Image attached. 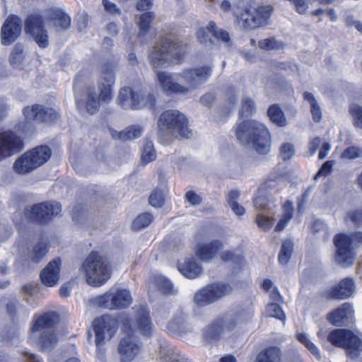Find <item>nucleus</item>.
Wrapping results in <instances>:
<instances>
[{"label":"nucleus","instance_id":"21","mask_svg":"<svg viewBox=\"0 0 362 362\" xmlns=\"http://www.w3.org/2000/svg\"><path fill=\"white\" fill-rule=\"evenodd\" d=\"M25 144L22 136L11 130L1 132V154L7 158L21 152Z\"/></svg>","mask_w":362,"mask_h":362},{"label":"nucleus","instance_id":"56","mask_svg":"<svg viewBox=\"0 0 362 362\" xmlns=\"http://www.w3.org/2000/svg\"><path fill=\"white\" fill-rule=\"evenodd\" d=\"M185 200L192 206H198L202 202V197L194 191L189 190L185 194Z\"/></svg>","mask_w":362,"mask_h":362},{"label":"nucleus","instance_id":"63","mask_svg":"<svg viewBox=\"0 0 362 362\" xmlns=\"http://www.w3.org/2000/svg\"><path fill=\"white\" fill-rule=\"evenodd\" d=\"M17 310H18L17 302L9 301L6 304L7 313L8 314V315L10 316V317L12 320H14V318L16 317Z\"/></svg>","mask_w":362,"mask_h":362},{"label":"nucleus","instance_id":"45","mask_svg":"<svg viewBox=\"0 0 362 362\" xmlns=\"http://www.w3.org/2000/svg\"><path fill=\"white\" fill-rule=\"evenodd\" d=\"M267 315L274 317L285 323L286 315L281 305L276 303H269L266 308Z\"/></svg>","mask_w":362,"mask_h":362},{"label":"nucleus","instance_id":"32","mask_svg":"<svg viewBox=\"0 0 362 362\" xmlns=\"http://www.w3.org/2000/svg\"><path fill=\"white\" fill-rule=\"evenodd\" d=\"M282 211L283 214L274 228L276 232L283 230L293 218L294 214L293 202L290 200H286L282 205Z\"/></svg>","mask_w":362,"mask_h":362},{"label":"nucleus","instance_id":"38","mask_svg":"<svg viewBox=\"0 0 362 362\" xmlns=\"http://www.w3.org/2000/svg\"><path fill=\"white\" fill-rule=\"evenodd\" d=\"M153 221V216L149 212L139 214L132 221V229L134 231L141 230L148 227Z\"/></svg>","mask_w":362,"mask_h":362},{"label":"nucleus","instance_id":"62","mask_svg":"<svg viewBox=\"0 0 362 362\" xmlns=\"http://www.w3.org/2000/svg\"><path fill=\"white\" fill-rule=\"evenodd\" d=\"M322 140L317 136L313 139L309 143V151L310 155H314L321 145Z\"/></svg>","mask_w":362,"mask_h":362},{"label":"nucleus","instance_id":"31","mask_svg":"<svg viewBox=\"0 0 362 362\" xmlns=\"http://www.w3.org/2000/svg\"><path fill=\"white\" fill-rule=\"evenodd\" d=\"M281 358L280 348L276 346H269L259 352L254 362H280Z\"/></svg>","mask_w":362,"mask_h":362},{"label":"nucleus","instance_id":"42","mask_svg":"<svg viewBox=\"0 0 362 362\" xmlns=\"http://www.w3.org/2000/svg\"><path fill=\"white\" fill-rule=\"evenodd\" d=\"M240 197V192L238 190H231L228 195V203L233 211L238 216H242L245 214V208L238 204V199Z\"/></svg>","mask_w":362,"mask_h":362},{"label":"nucleus","instance_id":"41","mask_svg":"<svg viewBox=\"0 0 362 362\" xmlns=\"http://www.w3.org/2000/svg\"><path fill=\"white\" fill-rule=\"evenodd\" d=\"M293 250V244L291 240H286L282 243L278 256V260L281 264L285 265L289 262Z\"/></svg>","mask_w":362,"mask_h":362},{"label":"nucleus","instance_id":"24","mask_svg":"<svg viewBox=\"0 0 362 362\" xmlns=\"http://www.w3.org/2000/svg\"><path fill=\"white\" fill-rule=\"evenodd\" d=\"M187 315L182 312L177 313L166 325V332L173 338H180L192 332Z\"/></svg>","mask_w":362,"mask_h":362},{"label":"nucleus","instance_id":"30","mask_svg":"<svg viewBox=\"0 0 362 362\" xmlns=\"http://www.w3.org/2000/svg\"><path fill=\"white\" fill-rule=\"evenodd\" d=\"M177 267L179 272L189 279L198 278L203 272L202 264L193 257H187L183 262H178Z\"/></svg>","mask_w":362,"mask_h":362},{"label":"nucleus","instance_id":"33","mask_svg":"<svg viewBox=\"0 0 362 362\" xmlns=\"http://www.w3.org/2000/svg\"><path fill=\"white\" fill-rule=\"evenodd\" d=\"M267 116L272 123L279 127H284L287 124L285 114L279 104H273L267 109Z\"/></svg>","mask_w":362,"mask_h":362},{"label":"nucleus","instance_id":"11","mask_svg":"<svg viewBox=\"0 0 362 362\" xmlns=\"http://www.w3.org/2000/svg\"><path fill=\"white\" fill-rule=\"evenodd\" d=\"M61 211L60 204L45 201L25 207L23 214L29 222L45 226L49 223Z\"/></svg>","mask_w":362,"mask_h":362},{"label":"nucleus","instance_id":"39","mask_svg":"<svg viewBox=\"0 0 362 362\" xmlns=\"http://www.w3.org/2000/svg\"><path fill=\"white\" fill-rule=\"evenodd\" d=\"M142 133V128L139 125H131L127 127L124 130L117 133V139L127 141L135 139L141 136Z\"/></svg>","mask_w":362,"mask_h":362},{"label":"nucleus","instance_id":"2","mask_svg":"<svg viewBox=\"0 0 362 362\" xmlns=\"http://www.w3.org/2000/svg\"><path fill=\"white\" fill-rule=\"evenodd\" d=\"M115 67L112 62H105L102 65L97 81L98 93L93 85L83 86L86 76L83 71L77 73L74 79L73 92L78 110H84L93 115L99 112L102 104H108L112 100L115 83Z\"/></svg>","mask_w":362,"mask_h":362},{"label":"nucleus","instance_id":"55","mask_svg":"<svg viewBox=\"0 0 362 362\" xmlns=\"http://www.w3.org/2000/svg\"><path fill=\"white\" fill-rule=\"evenodd\" d=\"M294 7L295 11L300 15L306 13L309 8L307 0H288Z\"/></svg>","mask_w":362,"mask_h":362},{"label":"nucleus","instance_id":"49","mask_svg":"<svg viewBox=\"0 0 362 362\" xmlns=\"http://www.w3.org/2000/svg\"><path fill=\"white\" fill-rule=\"evenodd\" d=\"M349 113L353 117L354 126L362 129V107L354 104L349 107Z\"/></svg>","mask_w":362,"mask_h":362},{"label":"nucleus","instance_id":"48","mask_svg":"<svg viewBox=\"0 0 362 362\" xmlns=\"http://www.w3.org/2000/svg\"><path fill=\"white\" fill-rule=\"evenodd\" d=\"M344 221L346 223L351 222L356 227H361L362 209L351 210L349 211L344 217Z\"/></svg>","mask_w":362,"mask_h":362},{"label":"nucleus","instance_id":"15","mask_svg":"<svg viewBox=\"0 0 362 362\" xmlns=\"http://www.w3.org/2000/svg\"><path fill=\"white\" fill-rule=\"evenodd\" d=\"M118 103L123 109L139 110L142 107H147L156 110V97L153 93L141 95L132 88L125 86L119 90Z\"/></svg>","mask_w":362,"mask_h":362},{"label":"nucleus","instance_id":"29","mask_svg":"<svg viewBox=\"0 0 362 362\" xmlns=\"http://www.w3.org/2000/svg\"><path fill=\"white\" fill-rule=\"evenodd\" d=\"M157 78L162 90L167 95L187 94L189 91V88L173 81L172 76L164 71H158Z\"/></svg>","mask_w":362,"mask_h":362},{"label":"nucleus","instance_id":"5","mask_svg":"<svg viewBox=\"0 0 362 362\" xmlns=\"http://www.w3.org/2000/svg\"><path fill=\"white\" fill-rule=\"evenodd\" d=\"M86 281L93 287L104 285L110 278L112 269L107 258L91 251L82 264Z\"/></svg>","mask_w":362,"mask_h":362},{"label":"nucleus","instance_id":"25","mask_svg":"<svg viewBox=\"0 0 362 362\" xmlns=\"http://www.w3.org/2000/svg\"><path fill=\"white\" fill-rule=\"evenodd\" d=\"M211 67L203 66L198 68L184 69L181 77L190 88H195L198 84L205 81L211 75Z\"/></svg>","mask_w":362,"mask_h":362},{"label":"nucleus","instance_id":"57","mask_svg":"<svg viewBox=\"0 0 362 362\" xmlns=\"http://www.w3.org/2000/svg\"><path fill=\"white\" fill-rule=\"evenodd\" d=\"M294 154V148L292 144L288 143L284 144L280 148V156L284 160H288Z\"/></svg>","mask_w":362,"mask_h":362},{"label":"nucleus","instance_id":"26","mask_svg":"<svg viewBox=\"0 0 362 362\" xmlns=\"http://www.w3.org/2000/svg\"><path fill=\"white\" fill-rule=\"evenodd\" d=\"M61 259L59 257H56L50 261L40 273L42 283L49 287L55 286L59 279Z\"/></svg>","mask_w":362,"mask_h":362},{"label":"nucleus","instance_id":"37","mask_svg":"<svg viewBox=\"0 0 362 362\" xmlns=\"http://www.w3.org/2000/svg\"><path fill=\"white\" fill-rule=\"evenodd\" d=\"M303 97L305 100H307L310 103V112L313 121L315 122H319L322 119V110L316 98L313 93L307 91L303 93Z\"/></svg>","mask_w":362,"mask_h":362},{"label":"nucleus","instance_id":"54","mask_svg":"<svg viewBox=\"0 0 362 362\" xmlns=\"http://www.w3.org/2000/svg\"><path fill=\"white\" fill-rule=\"evenodd\" d=\"M334 160H327L320 168L317 173L314 176V180H317L320 177H326L332 171Z\"/></svg>","mask_w":362,"mask_h":362},{"label":"nucleus","instance_id":"1","mask_svg":"<svg viewBox=\"0 0 362 362\" xmlns=\"http://www.w3.org/2000/svg\"><path fill=\"white\" fill-rule=\"evenodd\" d=\"M132 309L133 317L127 313H119L117 317L104 314L94 319L92 323L98 350L104 346L106 334L108 339H112L120 326L124 336L121 338L117 350L122 362L132 361L141 351L143 344L135 334L136 332H138L143 337L150 338L155 329L147 305H136Z\"/></svg>","mask_w":362,"mask_h":362},{"label":"nucleus","instance_id":"60","mask_svg":"<svg viewBox=\"0 0 362 362\" xmlns=\"http://www.w3.org/2000/svg\"><path fill=\"white\" fill-rule=\"evenodd\" d=\"M153 4L151 0H139L136 4V9L139 11H150Z\"/></svg>","mask_w":362,"mask_h":362},{"label":"nucleus","instance_id":"40","mask_svg":"<svg viewBox=\"0 0 362 362\" xmlns=\"http://www.w3.org/2000/svg\"><path fill=\"white\" fill-rule=\"evenodd\" d=\"M156 287L162 293L171 295L174 293V288L172 282L167 278L162 276H156L153 279Z\"/></svg>","mask_w":362,"mask_h":362},{"label":"nucleus","instance_id":"46","mask_svg":"<svg viewBox=\"0 0 362 362\" xmlns=\"http://www.w3.org/2000/svg\"><path fill=\"white\" fill-rule=\"evenodd\" d=\"M148 203L155 208L162 207L165 203V196L162 189L155 188L148 197Z\"/></svg>","mask_w":362,"mask_h":362},{"label":"nucleus","instance_id":"14","mask_svg":"<svg viewBox=\"0 0 362 362\" xmlns=\"http://www.w3.org/2000/svg\"><path fill=\"white\" fill-rule=\"evenodd\" d=\"M272 12L273 8L269 5L259 6L257 8L245 7L237 19L245 29L255 30L267 25Z\"/></svg>","mask_w":362,"mask_h":362},{"label":"nucleus","instance_id":"22","mask_svg":"<svg viewBox=\"0 0 362 362\" xmlns=\"http://www.w3.org/2000/svg\"><path fill=\"white\" fill-rule=\"evenodd\" d=\"M209 34L216 40L223 42H229L230 40L229 33L223 29L218 28L214 21H211L206 28H199L196 33L197 40L202 44L211 42Z\"/></svg>","mask_w":362,"mask_h":362},{"label":"nucleus","instance_id":"16","mask_svg":"<svg viewBox=\"0 0 362 362\" xmlns=\"http://www.w3.org/2000/svg\"><path fill=\"white\" fill-rule=\"evenodd\" d=\"M25 32L30 35L38 47L47 48L49 45V35L45 28V18L42 15L35 13L28 15L24 22Z\"/></svg>","mask_w":362,"mask_h":362},{"label":"nucleus","instance_id":"51","mask_svg":"<svg viewBox=\"0 0 362 362\" xmlns=\"http://www.w3.org/2000/svg\"><path fill=\"white\" fill-rule=\"evenodd\" d=\"M255 111V103L250 98H245L243 100L241 104V109L240 111V117H248L251 116Z\"/></svg>","mask_w":362,"mask_h":362},{"label":"nucleus","instance_id":"27","mask_svg":"<svg viewBox=\"0 0 362 362\" xmlns=\"http://www.w3.org/2000/svg\"><path fill=\"white\" fill-rule=\"evenodd\" d=\"M223 244L219 240H214L207 243L199 244L195 250L196 256L204 262H211L223 248Z\"/></svg>","mask_w":362,"mask_h":362},{"label":"nucleus","instance_id":"23","mask_svg":"<svg viewBox=\"0 0 362 362\" xmlns=\"http://www.w3.org/2000/svg\"><path fill=\"white\" fill-rule=\"evenodd\" d=\"M22 28L21 18L16 16H9L1 27V43L8 45L13 43L20 35Z\"/></svg>","mask_w":362,"mask_h":362},{"label":"nucleus","instance_id":"9","mask_svg":"<svg viewBox=\"0 0 362 362\" xmlns=\"http://www.w3.org/2000/svg\"><path fill=\"white\" fill-rule=\"evenodd\" d=\"M59 320V315L54 312L44 313L34 321L31 331L35 332L43 330L39 338V344L42 351L52 350L57 344L58 339L53 331L54 325Z\"/></svg>","mask_w":362,"mask_h":362},{"label":"nucleus","instance_id":"13","mask_svg":"<svg viewBox=\"0 0 362 362\" xmlns=\"http://www.w3.org/2000/svg\"><path fill=\"white\" fill-rule=\"evenodd\" d=\"M22 113L28 124L51 126L57 123L61 118L60 112L56 109L38 103L24 107Z\"/></svg>","mask_w":362,"mask_h":362},{"label":"nucleus","instance_id":"28","mask_svg":"<svg viewBox=\"0 0 362 362\" xmlns=\"http://www.w3.org/2000/svg\"><path fill=\"white\" fill-rule=\"evenodd\" d=\"M46 19L51 23L57 31H64L70 28L71 17L61 8H50Z\"/></svg>","mask_w":362,"mask_h":362},{"label":"nucleus","instance_id":"43","mask_svg":"<svg viewBox=\"0 0 362 362\" xmlns=\"http://www.w3.org/2000/svg\"><path fill=\"white\" fill-rule=\"evenodd\" d=\"M258 46L261 49L270 51L284 49L286 45L283 42L277 41L274 37H269L259 40Z\"/></svg>","mask_w":362,"mask_h":362},{"label":"nucleus","instance_id":"47","mask_svg":"<svg viewBox=\"0 0 362 362\" xmlns=\"http://www.w3.org/2000/svg\"><path fill=\"white\" fill-rule=\"evenodd\" d=\"M25 57L23 45L17 43L11 53L9 62L13 65H19L22 63Z\"/></svg>","mask_w":362,"mask_h":362},{"label":"nucleus","instance_id":"6","mask_svg":"<svg viewBox=\"0 0 362 362\" xmlns=\"http://www.w3.org/2000/svg\"><path fill=\"white\" fill-rule=\"evenodd\" d=\"M333 243L336 247V262L344 267H350L354 264L356 257L354 246L362 245V231L337 233L333 238Z\"/></svg>","mask_w":362,"mask_h":362},{"label":"nucleus","instance_id":"20","mask_svg":"<svg viewBox=\"0 0 362 362\" xmlns=\"http://www.w3.org/2000/svg\"><path fill=\"white\" fill-rule=\"evenodd\" d=\"M327 321L335 327H347L354 322V310L349 303H344L329 312Z\"/></svg>","mask_w":362,"mask_h":362},{"label":"nucleus","instance_id":"52","mask_svg":"<svg viewBox=\"0 0 362 362\" xmlns=\"http://www.w3.org/2000/svg\"><path fill=\"white\" fill-rule=\"evenodd\" d=\"M362 156V150L356 146H349L341 153V158L354 160Z\"/></svg>","mask_w":362,"mask_h":362},{"label":"nucleus","instance_id":"10","mask_svg":"<svg viewBox=\"0 0 362 362\" xmlns=\"http://www.w3.org/2000/svg\"><path fill=\"white\" fill-rule=\"evenodd\" d=\"M327 340L333 346L346 350L351 356L357 357L362 351V339L349 329H334L327 336Z\"/></svg>","mask_w":362,"mask_h":362},{"label":"nucleus","instance_id":"3","mask_svg":"<svg viewBox=\"0 0 362 362\" xmlns=\"http://www.w3.org/2000/svg\"><path fill=\"white\" fill-rule=\"evenodd\" d=\"M235 135L243 144H251L259 154L266 155L270 151L272 138L268 128L256 120L246 119L236 128Z\"/></svg>","mask_w":362,"mask_h":362},{"label":"nucleus","instance_id":"61","mask_svg":"<svg viewBox=\"0 0 362 362\" xmlns=\"http://www.w3.org/2000/svg\"><path fill=\"white\" fill-rule=\"evenodd\" d=\"M308 189L304 191L302 194L298 198L297 201V209L298 212H301L304 209L305 204L307 202V199L308 197Z\"/></svg>","mask_w":362,"mask_h":362},{"label":"nucleus","instance_id":"44","mask_svg":"<svg viewBox=\"0 0 362 362\" xmlns=\"http://www.w3.org/2000/svg\"><path fill=\"white\" fill-rule=\"evenodd\" d=\"M296 339L299 342L303 344L306 349L317 359L321 358L320 352L317 346L313 343L308 337L306 334L303 332L298 333Z\"/></svg>","mask_w":362,"mask_h":362},{"label":"nucleus","instance_id":"12","mask_svg":"<svg viewBox=\"0 0 362 362\" xmlns=\"http://www.w3.org/2000/svg\"><path fill=\"white\" fill-rule=\"evenodd\" d=\"M93 302L103 309L122 310L128 308L132 304L133 298L129 289L117 288L95 296Z\"/></svg>","mask_w":362,"mask_h":362},{"label":"nucleus","instance_id":"35","mask_svg":"<svg viewBox=\"0 0 362 362\" xmlns=\"http://www.w3.org/2000/svg\"><path fill=\"white\" fill-rule=\"evenodd\" d=\"M154 18L155 13L153 11H146L139 16L137 23L139 36L146 35L149 32Z\"/></svg>","mask_w":362,"mask_h":362},{"label":"nucleus","instance_id":"34","mask_svg":"<svg viewBox=\"0 0 362 362\" xmlns=\"http://www.w3.org/2000/svg\"><path fill=\"white\" fill-rule=\"evenodd\" d=\"M49 249V244L44 238L36 243L30 252V258L33 262L37 263L47 255Z\"/></svg>","mask_w":362,"mask_h":362},{"label":"nucleus","instance_id":"36","mask_svg":"<svg viewBox=\"0 0 362 362\" xmlns=\"http://www.w3.org/2000/svg\"><path fill=\"white\" fill-rule=\"evenodd\" d=\"M221 260L224 262H231L235 268L241 269L245 264V259L243 255L235 254L234 251L226 250L220 254Z\"/></svg>","mask_w":362,"mask_h":362},{"label":"nucleus","instance_id":"64","mask_svg":"<svg viewBox=\"0 0 362 362\" xmlns=\"http://www.w3.org/2000/svg\"><path fill=\"white\" fill-rule=\"evenodd\" d=\"M216 97L211 93L204 94L200 98V102L205 106H210L215 101Z\"/></svg>","mask_w":362,"mask_h":362},{"label":"nucleus","instance_id":"50","mask_svg":"<svg viewBox=\"0 0 362 362\" xmlns=\"http://www.w3.org/2000/svg\"><path fill=\"white\" fill-rule=\"evenodd\" d=\"M156 151L153 148L151 141H147L144 146L141 155V160L144 164H147L156 159Z\"/></svg>","mask_w":362,"mask_h":362},{"label":"nucleus","instance_id":"19","mask_svg":"<svg viewBox=\"0 0 362 362\" xmlns=\"http://www.w3.org/2000/svg\"><path fill=\"white\" fill-rule=\"evenodd\" d=\"M236 324L235 320L228 322L225 317H218L203 329L202 338L209 344L216 342L220 340L225 329L231 331L235 328Z\"/></svg>","mask_w":362,"mask_h":362},{"label":"nucleus","instance_id":"17","mask_svg":"<svg viewBox=\"0 0 362 362\" xmlns=\"http://www.w3.org/2000/svg\"><path fill=\"white\" fill-rule=\"evenodd\" d=\"M355 282L351 277L341 279L337 284L325 289L321 297L326 300H343L349 298L355 291Z\"/></svg>","mask_w":362,"mask_h":362},{"label":"nucleus","instance_id":"59","mask_svg":"<svg viewBox=\"0 0 362 362\" xmlns=\"http://www.w3.org/2000/svg\"><path fill=\"white\" fill-rule=\"evenodd\" d=\"M253 203L257 209L264 210L268 207L269 201L266 196H257L254 199Z\"/></svg>","mask_w":362,"mask_h":362},{"label":"nucleus","instance_id":"8","mask_svg":"<svg viewBox=\"0 0 362 362\" xmlns=\"http://www.w3.org/2000/svg\"><path fill=\"white\" fill-rule=\"evenodd\" d=\"M52 156L46 145L35 146L23 153L13 163V169L18 175H27L44 165Z\"/></svg>","mask_w":362,"mask_h":362},{"label":"nucleus","instance_id":"4","mask_svg":"<svg viewBox=\"0 0 362 362\" xmlns=\"http://www.w3.org/2000/svg\"><path fill=\"white\" fill-rule=\"evenodd\" d=\"M187 46L177 39L162 38L148 54L150 64L153 69H160L166 64H180L187 53Z\"/></svg>","mask_w":362,"mask_h":362},{"label":"nucleus","instance_id":"58","mask_svg":"<svg viewBox=\"0 0 362 362\" xmlns=\"http://www.w3.org/2000/svg\"><path fill=\"white\" fill-rule=\"evenodd\" d=\"M103 6H104L105 11L112 15H120L121 10L118 6L109 0H103Z\"/></svg>","mask_w":362,"mask_h":362},{"label":"nucleus","instance_id":"53","mask_svg":"<svg viewBox=\"0 0 362 362\" xmlns=\"http://www.w3.org/2000/svg\"><path fill=\"white\" fill-rule=\"evenodd\" d=\"M256 223L259 228L264 230H268L272 227L274 219L272 217L259 214L256 217Z\"/></svg>","mask_w":362,"mask_h":362},{"label":"nucleus","instance_id":"18","mask_svg":"<svg viewBox=\"0 0 362 362\" xmlns=\"http://www.w3.org/2000/svg\"><path fill=\"white\" fill-rule=\"evenodd\" d=\"M230 288L224 284H209L195 293L194 302L198 306L211 304L226 295Z\"/></svg>","mask_w":362,"mask_h":362},{"label":"nucleus","instance_id":"7","mask_svg":"<svg viewBox=\"0 0 362 362\" xmlns=\"http://www.w3.org/2000/svg\"><path fill=\"white\" fill-rule=\"evenodd\" d=\"M157 124L160 136L176 133L182 139H189L192 134L189 129L188 119L177 110L163 111L159 116Z\"/></svg>","mask_w":362,"mask_h":362}]
</instances>
